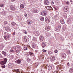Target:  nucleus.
I'll return each instance as SVG.
<instances>
[{
  "instance_id": "1",
  "label": "nucleus",
  "mask_w": 73,
  "mask_h": 73,
  "mask_svg": "<svg viewBox=\"0 0 73 73\" xmlns=\"http://www.w3.org/2000/svg\"><path fill=\"white\" fill-rule=\"evenodd\" d=\"M41 14L42 16H45L47 15V14H48V12L46 10H44L41 12Z\"/></svg>"
},
{
  "instance_id": "2",
  "label": "nucleus",
  "mask_w": 73,
  "mask_h": 73,
  "mask_svg": "<svg viewBox=\"0 0 73 73\" xmlns=\"http://www.w3.org/2000/svg\"><path fill=\"white\" fill-rule=\"evenodd\" d=\"M61 28V25H59L58 27H56L55 29V31H59L60 30V29Z\"/></svg>"
},
{
  "instance_id": "3",
  "label": "nucleus",
  "mask_w": 73,
  "mask_h": 73,
  "mask_svg": "<svg viewBox=\"0 0 73 73\" xmlns=\"http://www.w3.org/2000/svg\"><path fill=\"white\" fill-rule=\"evenodd\" d=\"M63 68H64V67L63 66L61 65V66H57V70L59 71V70H60V69H63Z\"/></svg>"
},
{
  "instance_id": "4",
  "label": "nucleus",
  "mask_w": 73,
  "mask_h": 73,
  "mask_svg": "<svg viewBox=\"0 0 73 73\" xmlns=\"http://www.w3.org/2000/svg\"><path fill=\"white\" fill-rule=\"evenodd\" d=\"M13 63H10L8 65V67L9 68H12L13 67Z\"/></svg>"
},
{
  "instance_id": "5",
  "label": "nucleus",
  "mask_w": 73,
  "mask_h": 73,
  "mask_svg": "<svg viewBox=\"0 0 73 73\" xmlns=\"http://www.w3.org/2000/svg\"><path fill=\"white\" fill-rule=\"evenodd\" d=\"M7 58H5L4 59L3 61L2 62V65H4L5 64H6L7 62Z\"/></svg>"
},
{
  "instance_id": "6",
  "label": "nucleus",
  "mask_w": 73,
  "mask_h": 73,
  "mask_svg": "<svg viewBox=\"0 0 73 73\" xmlns=\"http://www.w3.org/2000/svg\"><path fill=\"white\" fill-rule=\"evenodd\" d=\"M4 38L5 40H7V38H10V36L9 35H7L6 36H4Z\"/></svg>"
},
{
  "instance_id": "7",
  "label": "nucleus",
  "mask_w": 73,
  "mask_h": 73,
  "mask_svg": "<svg viewBox=\"0 0 73 73\" xmlns=\"http://www.w3.org/2000/svg\"><path fill=\"white\" fill-rule=\"evenodd\" d=\"M27 23V24H29V25H31V24H32V21L31 20H28Z\"/></svg>"
},
{
  "instance_id": "8",
  "label": "nucleus",
  "mask_w": 73,
  "mask_h": 73,
  "mask_svg": "<svg viewBox=\"0 0 73 73\" xmlns=\"http://www.w3.org/2000/svg\"><path fill=\"white\" fill-rule=\"evenodd\" d=\"M68 6H66L64 7V11L65 12H68Z\"/></svg>"
},
{
  "instance_id": "9",
  "label": "nucleus",
  "mask_w": 73,
  "mask_h": 73,
  "mask_svg": "<svg viewBox=\"0 0 73 73\" xmlns=\"http://www.w3.org/2000/svg\"><path fill=\"white\" fill-rule=\"evenodd\" d=\"M10 8L11 10H12V11H15V10L16 9V8H15V7L13 5L11 6H10Z\"/></svg>"
},
{
  "instance_id": "10",
  "label": "nucleus",
  "mask_w": 73,
  "mask_h": 73,
  "mask_svg": "<svg viewBox=\"0 0 73 73\" xmlns=\"http://www.w3.org/2000/svg\"><path fill=\"white\" fill-rule=\"evenodd\" d=\"M5 30L7 31V32H9V31H10V28H9V27L7 26L5 27Z\"/></svg>"
},
{
  "instance_id": "11",
  "label": "nucleus",
  "mask_w": 73,
  "mask_h": 73,
  "mask_svg": "<svg viewBox=\"0 0 73 73\" xmlns=\"http://www.w3.org/2000/svg\"><path fill=\"white\" fill-rule=\"evenodd\" d=\"M44 3L45 5H48L49 4V1L47 0H45L44 1Z\"/></svg>"
},
{
  "instance_id": "12",
  "label": "nucleus",
  "mask_w": 73,
  "mask_h": 73,
  "mask_svg": "<svg viewBox=\"0 0 73 73\" xmlns=\"http://www.w3.org/2000/svg\"><path fill=\"white\" fill-rule=\"evenodd\" d=\"M21 60L20 59L18 60L15 61L16 63H17V64H20L21 63Z\"/></svg>"
},
{
  "instance_id": "13",
  "label": "nucleus",
  "mask_w": 73,
  "mask_h": 73,
  "mask_svg": "<svg viewBox=\"0 0 73 73\" xmlns=\"http://www.w3.org/2000/svg\"><path fill=\"white\" fill-rule=\"evenodd\" d=\"M35 36H38L40 35V33L36 31L35 32Z\"/></svg>"
},
{
  "instance_id": "14",
  "label": "nucleus",
  "mask_w": 73,
  "mask_h": 73,
  "mask_svg": "<svg viewBox=\"0 0 73 73\" xmlns=\"http://www.w3.org/2000/svg\"><path fill=\"white\" fill-rule=\"evenodd\" d=\"M42 48H45V46H46V44H45V43L44 42H42Z\"/></svg>"
},
{
  "instance_id": "15",
  "label": "nucleus",
  "mask_w": 73,
  "mask_h": 73,
  "mask_svg": "<svg viewBox=\"0 0 73 73\" xmlns=\"http://www.w3.org/2000/svg\"><path fill=\"white\" fill-rule=\"evenodd\" d=\"M44 37L43 36H41L40 37V41H42L44 40Z\"/></svg>"
},
{
  "instance_id": "16",
  "label": "nucleus",
  "mask_w": 73,
  "mask_h": 73,
  "mask_svg": "<svg viewBox=\"0 0 73 73\" xmlns=\"http://www.w3.org/2000/svg\"><path fill=\"white\" fill-rule=\"evenodd\" d=\"M33 12L35 13H37L38 12V10L37 9L34 10L33 11Z\"/></svg>"
},
{
  "instance_id": "17",
  "label": "nucleus",
  "mask_w": 73,
  "mask_h": 73,
  "mask_svg": "<svg viewBox=\"0 0 73 73\" xmlns=\"http://www.w3.org/2000/svg\"><path fill=\"white\" fill-rule=\"evenodd\" d=\"M24 41H25L26 42H27V41H28V38H27V37L25 36L24 37Z\"/></svg>"
},
{
  "instance_id": "18",
  "label": "nucleus",
  "mask_w": 73,
  "mask_h": 73,
  "mask_svg": "<svg viewBox=\"0 0 73 73\" xmlns=\"http://www.w3.org/2000/svg\"><path fill=\"white\" fill-rule=\"evenodd\" d=\"M45 20L46 22L47 23H49V19H48V18L46 17L45 18Z\"/></svg>"
},
{
  "instance_id": "19",
  "label": "nucleus",
  "mask_w": 73,
  "mask_h": 73,
  "mask_svg": "<svg viewBox=\"0 0 73 73\" xmlns=\"http://www.w3.org/2000/svg\"><path fill=\"white\" fill-rule=\"evenodd\" d=\"M51 60L52 61H54L55 60V57L54 56H52L51 57Z\"/></svg>"
},
{
  "instance_id": "20",
  "label": "nucleus",
  "mask_w": 73,
  "mask_h": 73,
  "mask_svg": "<svg viewBox=\"0 0 73 73\" xmlns=\"http://www.w3.org/2000/svg\"><path fill=\"white\" fill-rule=\"evenodd\" d=\"M60 22L62 24H65V22L63 19H61L60 20Z\"/></svg>"
},
{
  "instance_id": "21",
  "label": "nucleus",
  "mask_w": 73,
  "mask_h": 73,
  "mask_svg": "<svg viewBox=\"0 0 73 73\" xmlns=\"http://www.w3.org/2000/svg\"><path fill=\"white\" fill-rule=\"evenodd\" d=\"M66 56V54L64 53H62V57L63 58H65Z\"/></svg>"
},
{
  "instance_id": "22",
  "label": "nucleus",
  "mask_w": 73,
  "mask_h": 73,
  "mask_svg": "<svg viewBox=\"0 0 73 73\" xmlns=\"http://www.w3.org/2000/svg\"><path fill=\"white\" fill-rule=\"evenodd\" d=\"M32 46L33 48H35L36 47V44L35 43H32Z\"/></svg>"
},
{
  "instance_id": "23",
  "label": "nucleus",
  "mask_w": 73,
  "mask_h": 73,
  "mask_svg": "<svg viewBox=\"0 0 73 73\" xmlns=\"http://www.w3.org/2000/svg\"><path fill=\"white\" fill-rule=\"evenodd\" d=\"M46 30V31H49L50 29V27L49 26H47L45 28Z\"/></svg>"
},
{
  "instance_id": "24",
  "label": "nucleus",
  "mask_w": 73,
  "mask_h": 73,
  "mask_svg": "<svg viewBox=\"0 0 73 73\" xmlns=\"http://www.w3.org/2000/svg\"><path fill=\"white\" fill-rule=\"evenodd\" d=\"M2 53L5 56H6V55H7V53L4 51H2Z\"/></svg>"
},
{
  "instance_id": "25",
  "label": "nucleus",
  "mask_w": 73,
  "mask_h": 73,
  "mask_svg": "<svg viewBox=\"0 0 73 73\" xmlns=\"http://www.w3.org/2000/svg\"><path fill=\"white\" fill-rule=\"evenodd\" d=\"M48 70H50L52 69V66H49L48 67Z\"/></svg>"
},
{
  "instance_id": "26",
  "label": "nucleus",
  "mask_w": 73,
  "mask_h": 73,
  "mask_svg": "<svg viewBox=\"0 0 73 73\" xmlns=\"http://www.w3.org/2000/svg\"><path fill=\"white\" fill-rule=\"evenodd\" d=\"M69 72L70 73H72L73 72V68H72L70 69Z\"/></svg>"
},
{
  "instance_id": "27",
  "label": "nucleus",
  "mask_w": 73,
  "mask_h": 73,
  "mask_svg": "<svg viewBox=\"0 0 73 73\" xmlns=\"http://www.w3.org/2000/svg\"><path fill=\"white\" fill-rule=\"evenodd\" d=\"M32 40L33 41H37V38L35 37H33V38Z\"/></svg>"
},
{
  "instance_id": "28",
  "label": "nucleus",
  "mask_w": 73,
  "mask_h": 73,
  "mask_svg": "<svg viewBox=\"0 0 73 73\" xmlns=\"http://www.w3.org/2000/svg\"><path fill=\"white\" fill-rule=\"evenodd\" d=\"M46 9H47L50 10V9H52V8L51 7V6H47V7Z\"/></svg>"
},
{
  "instance_id": "29",
  "label": "nucleus",
  "mask_w": 73,
  "mask_h": 73,
  "mask_svg": "<svg viewBox=\"0 0 73 73\" xmlns=\"http://www.w3.org/2000/svg\"><path fill=\"white\" fill-rule=\"evenodd\" d=\"M21 48V47L20 46H17V47H14V49H16L17 48H18V49H20Z\"/></svg>"
},
{
  "instance_id": "30",
  "label": "nucleus",
  "mask_w": 73,
  "mask_h": 73,
  "mask_svg": "<svg viewBox=\"0 0 73 73\" xmlns=\"http://www.w3.org/2000/svg\"><path fill=\"white\" fill-rule=\"evenodd\" d=\"M11 24L13 26H15V25H17V24L14 22H12L11 23Z\"/></svg>"
},
{
  "instance_id": "31",
  "label": "nucleus",
  "mask_w": 73,
  "mask_h": 73,
  "mask_svg": "<svg viewBox=\"0 0 73 73\" xmlns=\"http://www.w3.org/2000/svg\"><path fill=\"white\" fill-rule=\"evenodd\" d=\"M15 72H16V73H18L19 72V73H20V72L19 71V69L15 70Z\"/></svg>"
},
{
  "instance_id": "32",
  "label": "nucleus",
  "mask_w": 73,
  "mask_h": 73,
  "mask_svg": "<svg viewBox=\"0 0 73 73\" xmlns=\"http://www.w3.org/2000/svg\"><path fill=\"white\" fill-rule=\"evenodd\" d=\"M40 20L42 21H44V17H41L40 18Z\"/></svg>"
},
{
  "instance_id": "33",
  "label": "nucleus",
  "mask_w": 73,
  "mask_h": 73,
  "mask_svg": "<svg viewBox=\"0 0 73 73\" xmlns=\"http://www.w3.org/2000/svg\"><path fill=\"white\" fill-rule=\"evenodd\" d=\"M20 8H24V6L23 5L21 4L20 5Z\"/></svg>"
},
{
  "instance_id": "34",
  "label": "nucleus",
  "mask_w": 73,
  "mask_h": 73,
  "mask_svg": "<svg viewBox=\"0 0 73 73\" xmlns=\"http://www.w3.org/2000/svg\"><path fill=\"white\" fill-rule=\"evenodd\" d=\"M28 49V47H26V46H24V50H26Z\"/></svg>"
},
{
  "instance_id": "35",
  "label": "nucleus",
  "mask_w": 73,
  "mask_h": 73,
  "mask_svg": "<svg viewBox=\"0 0 73 73\" xmlns=\"http://www.w3.org/2000/svg\"><path fill=\"white\" fill-rule=\"evenodd\" d=\"M48 54H52L53 53V52H52L51 51H49L48 52Z\"/></svg>"
},
{
  "instance_id": "36",
  "label": "nucleus",
  "mask_w": 73,
  "mask_h": 73,
  "mask_svg": "<svg viewBox=\"0 0 73 73\" xmlns=\"http://www.w3.org/2000/svg\"><path fill=\"white\" fill-rule=\"evenodd\" d=\"M4 47L3 46V44H1V45H0V48H3Z\"/></svg>"
},
{
  "instance_id": "37",
  "label": "nucleus",
  "mask_w": 73,
  "mask_h": 73,
  "mask_svg": "<svg viewBox=\"0 0 73 73\" xmlns=\"http://www.w3.org/2000/svg\"><path fill=\"white\" fill-rule=\"evenodd\" d=\"M0 7H4V5L3 4H1L0 5Z\"/></svg>"
},
{
  "instance_id": "38",
  "label": "nucleus",
  "mask_w": 73,
  "mask_h": 73,
  "mask_svg": "<svg viewBox=\"0 0 73 73\" xmlns=\"http://www.w3.org/2000/svg\"><path fill=\"white\" fill-rule=\"evenodd\" d=\"M10 57L11 58H14V56L13 55H11L10 56Z\"/></svg>"
},
{
  "instance_id": "39",
  "label": "nucleus",
  "mask_w": 73,
  "mask_h": 73,
  "mask_svg": "<svg viewBox=\"0 0 73 73\" xmlns=\"http://www.w3.org/2000/svg\"><path fill=\"white\" fill-rule=\"evenodd\" d=\"M29 55H32L33 54V52H29Z\"/></svg>"
},
{
  "instance_id": "40",
  "label": "nucleus",
  "mask_w": 73,
  "mask_h": 73,
  "mask_svg": "<svg viewBox=\"0 0 73 73\" xmlns=\"http://www.w3.org/2000/svg\"><path fill=\"white\" fill-rule=\"evenodd\" d=\"M64 16L65 17H67V15H66V14H64Z\"/></svg>"
},
{
  "instance_id": "41",
  "label": "nucleus",
  "mask_w": 73,
  "mask_h": 73,
  "mask_svg": "<svg viewBox=\"0 0 73 73\" xmlns=\"http://www.w3.org/2000/svg\"><path fill=\"white\" fill-rule=\"evenodd\" d=\"M27 61L29 62V61H30V59H29V58H27Z\"/></svg>"
},
{
  "instance_id": "42",
  "label": "nucleus",
  "mask_w": 73,
  "mask_h": 73,
  "mask_svg": "<svg viewBox=\"0 0 73 73\" xmlns=\"http://www.w3.org/2000/svg\"><path fill=\"white\" fill-rule=\"evenodd\" d=\"M42 51L43 52H46V50H43Z\"/></svg>"
},
{
  "instance_id": "43",
  "label": "nucleus",
  "mask_w": 73,
  "mask_h": 73,
  "mask_svg": "<svg viewBox=\"0 0 73 73\" xmlns=\"http://www.w3.org/2000/svg\"><path fill=\"white\" fill-rule=\"evenodd\" d=\"M54 52L55 53H57V52H58V50H56L54 51Z\"/></svg>"
},
{
  "instance_id": "44",
  "label": "nucleus",
  "mask_w": 73,
  "mask_h": 73,
  "mask_svg": "<svg viewBox=\"0 0 73 73\" xmlns=\"http://www.w3.org/2000/svg\"><path fill=\"white\" fill-rule=\"evenodd\" d=\"M24 15L26 17H27V14H24Z\"/></svg>"
},
{
  "instance_id": "45",
  "label": "nucleus",
  "mask_w": 73,
  "mask_h": 73,
  "mask_svg": "<svg viewBox=\"0 0 73 73\" xmlns=\"http://www.w3.org/2000/svg\"><path fill=\"white\" fill-rule=\"evenodd\" d=\"M66 4H68V5H69V2H66Z\"/></svg>"
},
{
  "instance_id": "46",
  "label": "nucleus",
  "mask_w": 73,
  "mask_h": 73,
  "mask_svg": "<svg viewBox=\"0 0 73 73\" xmlns=\"http://www.w3.org/2000/svg\"><path fill=\"white\" fill-rule=\"evenodd\" d=\"M10 51L11 52H14V50H11Z\"/></svg>"
},
{
  "instance_id": "47",
  "label": "nucleus",
  "mask_w": 73,
  "mask_h": 73,
  "mask_svg": "<svg viewBox=\"0 0 73 73\" xmlns=\"http://www.w3.org/2000/svg\"><path fill=\"white\" fill-rule=\"evenodd\" d=\"M1 67H2V68H5V65L1 66Z\"/></svg>"
},
{
  "instance_id": "48",
  "label": "nucleus",
  "mask_w": 73,
  "mask_h": 73,
  "mask_svg": "<svg viewBox=\"0 0 73 73\" xmlns=\"http://www.w3.org/2000/svg\"><path fill=\"white\" fill-rule=\"evenodd\" d=\"M24 33H25V34H26V35H27V34H28V33H27V31H25L24 32Z\"/></svg>"
},
{
  "instance_id": "49",
  "label": "nucleus",
  "mask_w": 73,
  "mask_h": 73,
  "mask_svg": "<svg viewBox=\"0 0 73 73\" xmlns=\"http://www.w3.org/2000/svg\"><path fill=\"white\" fill-rule=\"evenodd\" d=\"M2 58V55L0 54V58Z\"/></svg>"
},
{
  "instance_id": "50",
  "label": "nucleus",
  "mask_w": 73,
  "mask_h": 73,
  "mask_svg": "<svg viewBox=\"0 0 73 73\" xmlns=\"http://www.w3.org/2000/svg\"><path fill=\"white\" fill-rule=\"evenodd\" d=\"M13 36H14V35H15V32H14L13 33Z\"/></svg>"
},
{
  "instance_id": "51",
  "label": "nucleus",
  "mask_w": 73,
  "mask_h": 73,
  "mask_svg": "<svg viewBox=\"0 0 73 73\" xmlns=\"http://www.w3.org/2000/svg\"><path fill=\"white\" fill-rule=\"evenodd\" d=\"M19 52V50H17L16 51V52H17V53H18V52Z\"/></svg>"
},
{
  "instance_id": "52",
  "label": "nucleus",
  "mask_w": 73,
  "mask_h": 73,
  "mask_svg": "<svg viewBox=\"0 0 73 73\" xmlns=\"http://www.w3.org/2000/svg\"><path fill=\"white\" fill-rule=\"evenodd\" d=\"M68 23L69 24H70L71 23V22L70 21H69L68 22Z\"/></svg>"
},
{
  "instance_id": "53",
  "label": "nucleus",
  "mask_w": 73,
  "mask_h": 73,
  "mask_svg": "<svg viewBox=\"0 0 73 73\" xmlns=\"http://www.w3.org/2000/svg\"><path fill=\"white\" fill-rule=\"evenodd\" d=\"M41 73H44V70H42V71Z\"/></svg>"
},
{
  "instance_id": "54",
  "label": "nucleus",
  "mask_w": 73,
  "mask_h": 73,
  "mask_svg": "<svg viewBox=\"0 0 73 73\" xmlns=\"http://www.w3.org/2000/svg\"><path fill=\"white\" fill-rule=\"evenodd\" d=\"M54 8L55 9L56 11H57V9H56V8L54 7Z\"/></svg>"
},
{
  "instance_id": "55",
  "label": "nucleus",
  "mask_w": 73,
  "mask_h": 73,
  "mask_svg": "<svg viewBox=\"0 0 73 73\" xmlns=\"http://www.w3.org/2000/svg\"><path fill=\"white\" fill-rule=\"evenodd\" d=\"M53 73H57L56 71L54 72Z\"/></svg>"
},
{
  "instance_id": "56",
  "label": "nucleus",
  "mask_w": 73,
  "mask_h": 73,
  "mask_svg": "<svg viewBox=\"0 0 73 73\" xmlns=\"http://www.w3.org/2000/svg\"><path fill=\"white\" fill-rule=\"evenodd\" d=\"M52 3H53V4H54V2L53 1H52Z\"/></svg>"
},
{
  "instance_id": "57",
  "label": "nucleus",
  "mask_w": 73,
  "mask_h": 73,
  "mask_svg": "<svg viewBox=\"0 0 73 73\" xmlns=\"http://www.w3.org/2000/svg\"><path fill=\"white\" fill-rule=\"evenodd\" d=\"M15 0H11V1H15Z\"/></svg>"
},
{
  "instance_id": "58",
  "label": "nucleus",
  "mask_w": 73,
  "mask_h": 73,
  "mask_svg": "<svg viewBox=\"0 0 73 73\" xmlns=\"http://www.w3.org/2000/svg\"><path fill=\"white\" fill-rule=\"evenodd\" d=\"M46 36H49L48 35H46Z\"/></svg>"
},
{
  "instance_id": "59",
  "label": "nucleus",
  "mask_w": 73,
  "mask_h": 73,
  "mask_svg": "<svg viewBox=\"0 0 73 73\" xmlns=\"http://www.w3.org/2000/svg\"><path fill=\"white\" fill-rule=\"evenodd\" d=\"M29 47H31V46H29Z\"/></svg>"
},
{
  "instance_id": "60",
  "label": "nucleus",
  "mask_w": 73,
  "mask_h": 73,
  "mask_svg": "<svg viewBox=\"0 0 73 73\" xmlns=\"http://www.w3.org/2000/svg\"><path fill=\"white\" fill-rule=\"evenodd\" d=\"M0 71H1V70H0Z\"/></svg>"
},
{
  "instance_id": "61",
  "label": "nucleus",
  "mask_w": 73,
  "mask_h": 73,
  "mask_svg": "<svg viewBox=\"0 0 73 73\" xmlns=\"http://www.w3.org/2000/svg\"><path fill=\"white\" fill-rule=\"evenodd\" d=\"M72 66H73V65H72Z\"/></svg>"
}]
</instances>
